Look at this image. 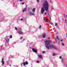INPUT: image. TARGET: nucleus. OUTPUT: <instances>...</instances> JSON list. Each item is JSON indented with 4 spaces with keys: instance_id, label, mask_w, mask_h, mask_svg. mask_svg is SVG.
<instances>
[{
    "instance_id": "58836bf2",
    "label": "nucleus",
    "mask_w": 67,
    "mask_h": 67,
    "mask_svg": "<svg viewBox=\"0 0 67 67\" xmlns=\"http://www.w3.org/2000/svg\"><path fill=\"white\" fill-rule=\"evenodd\" d=\"M26 7H27V5H26Z\"/></svg>"
},
{
    "instance_id": "a878e982",
    "label": "nucleus",
    "mask_w": 67,
    "mask_h": 67,
    "mask_svg": "<svg viewBox=\"0 0 67 67\" xmlns=\"http://www.w3.org/2000/svg\"><path fill=\"white\" fill-rule=\"evenodd\" d=\"M23 38L22 37H20V40H21V39H22Z\"/></svg>"
},
{
    "instance_id": "5701e85b",
    "label": "nucleus",
    "mask_w": 67,
    "mask_h": 67,
    "mask_svg": "<svg viewBox=\"0 0 67 67\" xmlns=\"http://www.w3.org/2000/svg\"><path fill=\"white\" fill-rule=\"evenodd\" d=\"M66 21H67V20H66V19L65 21V23H66Z\"/></svg>"
},
{
    "instance_id": "7ed1b4c3",
    "label": "nucleus",
    "mask_w": 67,
    "mask_h": 67,
    "mask_svg": "<svg viewBox=\"0 0 67 67\" xmlns=\"http://www.w3.org/2000/svg\"><path fill=\"white\" fill-rule=\"evenodd\" d=\"M17 33H19V34H21V35H22L23 34V32L22 31H18Z\"/></svg>"
},
{
    "instance_id": "f704fd0d",
    "label": "nucleus",
    "mask_w": 67,
    "mask_h": 67,
    "mask_svg": "<svg viewBox=\"0 0 67 67\" xmlns=\"http://www.w3.org/2000/svg\"><path fill=\"white\" fill-rule=\"evenodd\" d=\"M23 20V19H21V20Z\"/></svg>"
},
{
    "instance_id": "2f4dec72",
    "label": "nucleus",
    "mask_w": 67,
    "mask_h": 67,
    "mask_svg": "<svg viewBox=\"0 0 67 67\" xmlns=\"http://www.w3.org/2000/svg\"><path fill=\"white\" fill-rule=\"evenodd\" d=\"M44 14H45V15H46V13H44Z\"/></svg>"
},
{
    "instance_id": "f257e3e1",
    "label": "nucleus",
    "mask_w": 67,
    "mask_h": 67,
    "mask_svg": "<svg viewBox=\"0 0 67 67\" xmlns=\"http://www.w3.org/2000/svg\"><path fill=\"white\" fill-rule=\"evenodd\" d=\"M49 7V5L47 1H46L43 4V7L41 8V14H43L45 11V10L46 11L48 10V7Z\"/></svg>"
},
{
    "instance_id": "ea45409f",
    "label": "nucleus",
    "mask_w": 67,
    "mask_h": 67,
    "mask_svg": "<svg viewBox=\"0 0 67 67\" xmlns=\"http://www.w3.org/2000/svg\"><path fill=\"white\" fill-rule=\"evenodd\" d=\"M53 9V8L52 7V8H51V9Z\"/></svg>"
},
{
    "instance_id": "20e7f679",
    "label": "nucleus",
    "mask_w": 67,
    "mask_h": 67,
    "mask_svg": "<svg viewBox=\"0 0 67 67\" xmlns=\"http://www.w3.org/2000/svg\"><path fill=\"white\" fill-rule=\"evenodd\" d=\"M32 50L33 51V52H35V53H37V50H36V49H34V48H33L32 49Z\"/></svg>"
},
{
    "instance_id": "423d86ee",
    "label": "nucleus",
    "mask_w": 67,
    "mask_h": 67,
    "mask_svg": "<svg viewBox=\"0 0 67 67\" xmlns=\"http://www.w3.org/2000/svg\"><path fill=\"white\" fill-rule=\"evenodd\" d=\"M42 37L43 38H45V37H46V34L45 33H43V35Z\"/></svg>"
},
{
    "instance_id": "79ce46f5",
    "label": "nucleus",
    "mask_w": 67,
    "mask_h": 67,
    "mask_svg": "<svg viewBox=\"0 0 67 67\" xmlns=\"http://www.w3.org/2000/svg\"><path fill=\"white\" fill-rule=\"evenodd\" d=\"M50 2H52L51 1Z\"/></svg>"
},
{
    "instance_id": "0eeeda50",
    "label": "nucleus",
    "mask_w": 67,
    "mask_h": 67,
    "mask_svg": "<svg viewBox=\"0 0 67 67\" xmlns=\"http://www.w3.org/2000/svg\"><path fill=\"white\" fill-rule=\"evenodd\" d=\"M4 58H3L2 59V64H4Z\"/></svg>"
},
{
    "instance_id": "412c9836",
    "label": "nucleus",
    "mask_w": 67,
    "mask_h": 67,
    "mask_svg": "<svg viewBox=\"0 0 67 67\" xmlns=\"http://www.w3.org/2000/svg\"><path fill=\"white\" fill-rule=\"evenodd\" d=\"M15 29L16 30H18V29L17 28V27H15Z\"/></svg>"
},
{
    "instance_id": "e433bc0d",
    "label": "nucleus",
    "mask_w": 67,
    "mask_h": 67,
    "mask_svg": "<svg viewBox=\"0 0 67 67\" xmlns=\"http://www.w3.org/2000/svg\"><path fill=\"white\" fill-rule=\"evenodd\" d=\"M23 40H24H24H25V39H23Z\"/></svg>"
},
{
    "instance_id": "6ab92c4d",
    "label": "nucleus",
    "mask_w": 67,
    "mask_h": 67,
    "mask_svg": "<svg viewBox=\"0 0 67 67\" xmlns=\"http://www.w3.org/2000/svg\"><path fill=\"white\" fill-rule=\"evenodd\" d=\"M40 63V61H39L38 60L37 61V63Z\"/></svg>"
},
{
    "instance_id": "f8f14e48",
    "label": "nucleus",
    "mask_w": 67,
    "mask_h": 67,
    "mask_svg": "<svg viewBox=\"0 0 67 67\" xmlns=\"http://www.w3.org/2000/svg\"><path fill=\"white\" fill-rule=\"evenodd\" d=\"M6 41H7V42H9V38H7V39Z\"/></svg>"
},
{
    "instance_id": "1a4fd4ad",
    "label": "nucleus",
    "mask_w": 67,
    "mask_h": 67,
    "mask_svg": "<svg viewBox=\"0 0 67 67\" xmlns=\"http://www.w3.org/2000/svg\"><path fill=\"white\" fill-rule=\"evenodd\" d=\"M38 56L40 58H42V56L40 54L38 55Z\"/></svg>"
},
{
    "instance_id": "2eb2a0df",
    "label": "nucleus",
    "mask_w": 67,
    "mask_h": 67,
    "mask_svg": "<svg viewBox=\"0 0 67 67\" xmlns=\"http://www.w3.org/2000/svg\"><path fill=\"white\" fill-rule=\"evenodd\" d=\"M53 56H55V53H53V54H52Z\"/></svg>"
},
{
    "instance_id": "4be33fe9",
    "label": "nucleus",
    "mask_w": 67,
    "mask_h": 67,
    "mask_svg": "<svg viewBox=\"0 0 67 67\" xmlns=\"http://www.w3.org/2000/svg\"><path fill=\"white\" fill-rule=\"evenodd\" d=\"M57 23H56L55 24V26H57Z\"/></svg>"
},
{
    "instance_id": "4468645a",
    "label": "nucleus",
    "mask_w": 67,
    "mask_h": 67,
    "mask_svg": "<svg viewBox=\"0 0 67 67\" xmlns=\"http://www.w3.org/2000/svg\"><path fill=\"white\" fill-rule=\"evenodd\" d=\"M57 38L58 40H59V38H58V36H57Z\"/></svg>"
},
{
    "instance_id": "a18cd8bd",
    "label": "nucleus",
    "mask_w": 67,
    "mask_h": 67,
    "mask_svg": "<svg viewBox=\"0 0 67 67\" xmlns=\"http://www.w3.org/2000/svg\"><path fill=\"white\" fill-rule=\"evenodd\" d=\"M66 26H67V25H66Z\"/></svg>"
},
{
    "instance_id": "b1692460",
    "label": "nucleus",
    "mask_w": 67,
    "mask_h": 67,
    "mask_svg": "<svg viewBox=\"0 0 67 67\" xmlns=\"http://www.w3.org/2000/svg\"><path fill=\"white\" fill-rule=\"evenodd\" d=\"M62 58V57L61 56H60L59 57V58H60V59H61V58Z\"/></svg>"
},
{
    "instance_id": "a19ab883",
    "label": "nucleus",
    "mask_w": 67,
    "mask_h": 67,
    "mask_svg": "<svg viewBox=\"0 0 67 67\" xmlns=\"http://www.w3.org/2000/svg\"><path fill=\"white\" fill-rule=\"evenodd\" d=\"M67 37V33L66 34Z\"/></svg>"
},
{
    "instance_id": "9b49d317",
    "label": "nucleus",
    "mask_w": 67,
    "mask_h": 67,
    "mask_svg": "<svg viewBox=\"0 0 67 67\" xmlns=\"http://www.w3.org/2000/svg\"><path fill=\"white\" fill-rule=\"evenodd\" d=\"M35 8H34L32 9V11L33 12H35Z\"/></svg>"
},
{
    "instance_id": "7c9ffc66",
    "label": "nucleus",
    "mask_w": 67,
    "mask_h": 67,
    "mask_svg": "<svg viewBox=\"0 0 67 67\" xmlns=\"http://www.w3.org/2000/svg\"><path fill=\"white\" fill-rule=\"evenodd\" d=\"M46 20L47 21H48V19H46Z\"/></svg>"
},
{
    "instance_id": "dca6fc26",
    "label": "nucleus",
    "mask_w": 67,
    "mask_h": 67,
    "mask_svg": "<svg viewBox=\"0 0 67 67\" xmlns=\"http://www.w3.org/2000/svg\"><path fill=\"white\" fill-rule=\"evenodd\" d=\"M63 60H64V58H63L61 61V62H62V63H63Z\"/></svg>"
},
{
    "instance_id": "bb28decb",
    "label": "nucleus",
    "mask_w": 67,
    "mask_h": 67,
    "mask_svg": "<svg viewBox=\"0 0 67 67\" xmlns=\"http://www.w3.org/2000/svg\"><path fill=\"white\" fill-rule=\"evenodd\" d=\"M42 52H43V53L44 54L45 53V51H43Z\"/></svg>"
},
{
    "instance_id": "72a5a7b5",
    "label": "nucleus",
    "mask_w": 67,
    "mask_h": 67,
    "mask_svg": "<svg viewBox=\"0 0 67 67\" xmlns=\"http://www.w3.org/2000/svg\"><path fill=\"white\" fill-rule=\"evenodd\" d=\"M60 41H61V42H62V41H63V40H61Z\"/></svg>"
},
{
    "instance_id": "473e14b6",
    "label": "nucleus",
    "mask_w": 67,
    "mask_h": 67,
    "mask_svg": "<svg viewBox=\"0 0 67 67\" xmlns=\"http://www.w3.org/2000/svg\"><path fill=\"white\" fill-rule=\"evenodd\" d=\"M22 1V0H20L19 1Z\"/></svg>"
},
{
    "instance_id": "a211bd4d",
    "label": "nucleus",
    "mask_w": 67,
    "mask_h": 67,
    "mask_svg": "<svg viewBox=\"0 0 67 67\" xmlns=\"http://www.w3.org/2000/svg\"><path fill=\"white\" fill-rule=\"evenodd\" d=\"M12 37V35H11L10 36V38H11Z\"/></svg>"
},
{
    "instance_id": "39448f33",
    "label": "nucleus",
    "mask_w": 67,
    "mask_h": 67,
    "mask_svg": "<svg viewBox=\"0 0 67 67\" xmlns=\"http://www.w3.org/2000/svg\"><path fill=\"white\" fill-rule=\"evenodd\" d=\"M26 65H28V62L27 61H26L25 62H24L23 63V65L25 66Z\"/></svg>"
},
{
    "instance_id": "c9c22d12",
    "label": "nucleus",
    "mask_w": 67,
    "mask_h": 67,
    "mask_svg": "<svg viewBox=\"0 0 67 67\" xmlns=\"http://www.w3.org/2000/svg\"><path fill=\"white\" fill-rule=\"evenodd\" d=\"M50 20H51V17L50 18Z\"/></svg>"
},
{
    "instance_id": "f3484780",
    "label": "nucleus",
    "mask_w": 67,
    "mask_h": 67,
    "mask_svg": "<svg viewBox=\"0 0 67 67\" xmlns=\"http://www.w3.org/2000/svg\"><path fill=\"white\" fill-rule=\"evenodd\" d=\"M62 44L63 46H64V44L63 43H62Z\"/></svg>"
},
{
    "instance_id": "4c0bfd02",
    "label": "nucleus",
    "mask_w": 67,
    "mask_h": 67,
    "mask_svg": "<svg viewBox=\"0 0 67 67\" xmlns=\"http://www.w3.org/2000/svg\"><path fill=\"white\" fill-rule=\"evenodd\" d=\"M9 66H11V65H9Z\"/></svg>"
},
{
    "instance_id": "f03ea898",
    "label": "nucleus",
    "mask_w": 67,
    "mask_h": 67,
    "mask_svg": "<svg viewBox=\"0 0 67 67\" xmlns=\"http://www.w3.org/2000/svg\"><path fill=\"white\" fill-rule=\"evenodd\" d=\"M45 43H46V47L48 49H49L50 48L49 46H50L51 48H53L54 49H57V48L52 44L50 45V44L51 43V41L49 40H47L45 41Z\"/></svg>"
},
{
    "instance_id": "ddd939ff",
    "label": "nucleus",
    "mask_w": 67,
    "mask_h": 67,
    "mask_svg": "<svg viewBox=\"0 0 67 67\" xmlns=\"http://www.w3.org/2000/svg\"><path fill=\"white\" fill-rule=\"evenodd\" d=\"M49 24H52V22L49 21L48 22Z\"/></svg>"
},
{
    "instance_id": "6e6552de",
    "label": "nucleus",
    "mask_w": 67,
    "mask_h": 67,
    "mask_svg": "<svg viewBox=\"0 0 67 67\" xmlns=\"http://www.w3.org/2000/svg\"><path fill=\"white\" fill-rule=\"evenodd\" d=\"M29 14L30 15H35V14H34L33 13H31V12H30L29 13Z\"/></svg>"
},
{
    "instance_id": "393cba45",
    "label": "nucleus",
    "mask_w": 67,
    "mask_h": 67,
    "mask_svg": "<svg viewBox=\"0 0 67 67\" xmlns=\"http://www.w3.org/2000/svg\"><path fill=\"white\" fill-rule=\"evenodd\" d=\"M63 15L64 16H65V17H66V15H65V14L64 13L63 14Z\"/></svg>"
},
{
    "instance_id": "9d476101",
    "label": "nucleus",
    "mask_w": 67,
    "mask_h": 67,
    "mask_svg": "<svg viewBox=\"0 0 67 67\" xmlns=\"http://www.w3.org/2000/svg\"><path fill=\"white\" fill-rule=\"evenodd\" d=\"M27 9V8H24L23 10V12H24V11H26V10Z\"/></svg>"
},
{
    "instance_id": "37998d69",
    "label": "nucleus",
    "mask_w": 67,
    "mask_h": 67,
    "mask_svg": "<svg viewBox=\"0 0 67 67\" xmlns=\"http://www.w3.org/2000/svg\"><path fill=\"white\" fill-rule=\"evenodd\" d=\"M66 66H67V64L66 65Z\"/></svg>"
},
{
    "instance_id": "cd10ccee",
    "label": "nucleus",
    "mask_w": 67,
    "mask_h": 67,
    "mask_svg": "<svg viewBox=\"0 0 67 67\" xmlns=\"http://www.w3.org/2000/svg\"><path fill=\"white\" fill-rule=\"evenodd\" d=\"M44 21H45V22L46 21V19H44Z\"/></svg>"
},
{
    "instance_id": "c03bdc74",
    "label": "nucleus",
    "mask_w": 67,
    "mask_h": 67,
    "mask_svg": "<svg viewBox=\"0 0 67 67\" xmlns=\"http://www.w3.org/2000/svg\"><path fill=\"white\" fill-rule=\"evenodd\" d=\"M56 42H57V41H56Z\"/></svg>"
},
{
    "instance_id": "c756f323",
    "label": "nucleus",
    "mask_w": 67,
    "mask_h": 67,
    "mask_svg": "<svg viewBox=\"0 0 67 67\" xmlns=\"http://www.w3.org/2000/svg\"><path fill=\"white\" fill-rule=\"evenodd\" d=\"M37 2H39L40 0H37Z\"/></svg>"
},
{
    "instance_id": "49530a36",
    "label": "nucleus",
    "mask_w": 67,
    "mask_h": 67,
    "mask_svg": "<svg viewBox=\"0 0 67 67\" xmlns=\"http://www.w3.org/2000/svg\"><path fill=\"white\" fill-rule=\"evenodd\" d=\"M57 27H58V26H57Z\"/></svg>"
},
{
    "instance_id": "c85d7f7f",
    "label": "nucleus",
    "mask_w": 67,
    "mask_h": 67,
    "mask_svg": "<svg viewBox=\"0 0 67 67\" xmlns=\"http://www.w3.org/2000/svg\"><path fill=\"white\" fill-rule=\"evenodd\" d=\"M22 4H24V3L23 2V3H22Z\"/></svg>"
},
{
    "instance_id": "aec40b11",
    "label": "nucleus",
    "mask_w": 67,
    "mask_h": 67,
    "mask_svg": "<svg viewBox=\"0 0 67 67\" xmlns=\"http://www.w3.org/2000/svg\"><path fill=\"white\" fill-rule=\"evenodd\" d=\"M39 29H41V25L39 26Z\"/></svg>"
}]
</instances>
